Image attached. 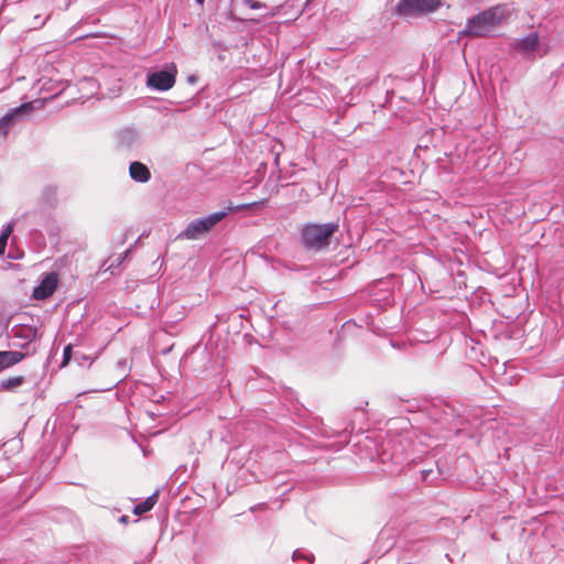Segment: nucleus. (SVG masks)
Segmentation results:
<instances>
[{
    "label": "nucleus",
    "mask_w": 564,
    "mask_h": 564,
    "mask_svg": "<svg viewBox=\"0 0 564 564\" xmlns=\"http://www.w3.org/2000/svg\"><path fill=\"white\" fill-rule=\"evenodd\" d=\"M129 175L134 182L138 183H147L151 178V172L149 167L139 161L130 163Z\"/></svg>",
    "instance_id": "nucleus-11"
},
{
    "label": "nucleus",
    "mask_w": 564,
    "mask_h": 564,
    "mask_svg": "<svg viewBox=\"0 0 564 564\" xmlns=\"http://www.w3.org/2000/svg\"><path fill=\"white\" fill-rule=\"evenodd\" d=\"M205 0H196L198 4H203Z\"/></svg>",
    "instance_id": "nucleus-22"
},
{
    "label": "nucleus",
    "mask_w": 564,
    "mask_h": 564,
    "mask_svg": "<svg viewBox=\"0 0 564 564\" xmlns=\"http://www.w3.org/2000/svg\"><path fill=\"white\" fill-rule=\"evenodd\" d=\"M58 278L56 273H47L37 286L33 290L35 300H45L50 297L57 289Z\"/></svg>",
    "instance_id": "nucleus-9"
},
{
    "label": "nucleus",
    "mask_w": 564,
    "mask_h": 564,
    "mask_svg": "<svg viewBox=\"0 0 564 564\" xmlns=\"http://www.w3.org/2000/svg\"><path fill=\"white\" fill-rule=\"evenodd\" d=\"M337 229L338 225L335 223L305 225L302 229V242L306 249L322 250L329 246V239Z\"/></svg>",
    "instance_id": "nucleus-3"
},
{
    "label": "nucleus",
    "mask_w": 564,
    "mask_h": 564,
    "mask_svg": "<svg viewBox=\"0 0 564 564\" xmlns=\"http://www.w3.org/2000/svg\"><path fill=\"white\" fill-rule=\"evenodd\" d=\"M24 382V378L22 376L8 378L0 382V388L3 390H13L20 387Z\"/></svg>",
    "instance_id": "nucleus-15"
},
{
    "label": "nucleus",
    "mask_w": 564,
    "mask_h": 564,
    "mask_svg": "<svg viewBox=\"0 0 564 564\" xmlns=\"http://www.w3.org/2000/svg\"><path fill=\"white\" fill-rule=\"evenodd\" d=\"M34 20H35V22L33 24L34 28L42 26L45 23V19L42 20L40 15H35Z\"/></svg>",
    "instance_id": "nucleus-21"
},
{
    "label": "nucleus",
    "mask_w": 564,
    "mask_h": 564,
    "mask_svg": "<svg viewBox=\"0 0 564 564\" xmlns=\"http://www.w3.org/2000/svg\"><path fill=\"white\" fill-rule=\"evenodd\" d=\"M510 47L513 52L527 59L544 56L549 48L540 42L539 34L531 32L528 35L511 42Z\"/></svg>",
    "instance_id": "nucleus-4"
},
{
    "label": "nucleus",
    "mask_w": 564,
    "mask_h": 564,
    "mask_svg": "<svg viewBox=\"0 0 564 564\" xmlns=\"http://www.w3.org/2000/svg\"><path fill=\"white\" fill-rule=\"evenodd\" d=\"M33 110L31 102L22 104L21 106L11 109L2 118H0V135L7 137L10 129L17 124V122L29 115Z\"/></svg>",
    "instance_id": "nucleus-7"
},
{
    "label": "nucleus",
    "mask_w": 564,
    "mask_h": 564,
    "mask_svg": "<svg viewBox=\"0 0 564 564\" xmlns=\"http://www.w3.org/2000/svg\"><path fill=\"white\" fill-rule=\"evenodd\" d=\"M441 4V0H399L394 13L399 17L426 15L435 12Z\"/></svg>",
    "instance_id": "nucleus-5"
},
{
    "label": "nucleus",
    "mask_w": 564,
    "mask_h": 564,
    "mask_svg": "<svg viewBox=\"0 0 564 564\" xmlns=\"http://www.w3.org/2000/svg\"><path fill=\"white\" fill-rule=\"evenodd\" d=\"M242 3L250 9L259 10L265 8V4L256 0H242Z\"/></svg>",
    "instance_id": "nucleus-19"
},
{
    "label": "nucleus",
    "mask_w": 564,
    "mask_h": 564,
    "mask_svg": "<svg viewBox=\"0 0 564 564\" xmlns=\"http://www.w3.org/2000/svg\"><path fill=\"white\" fill-rule=\"evenodd\" d=\"M24 358V354L18 350L0 351V371L12 367Z\"/></svg>",
    "instance_id": "nucleus-12"
},
{
    "label": "nucleus",
    "mask_w": 564,
    "mask_h": 564,
    "mask_svg": "<svg viewBox=\"0 0 564 564\" xmlns=\"http://www.w3.org/2000/svg\"><path fill=\"white\" fill-rule=\"evenodd\" d=\"M509 15L506 4L494 6L467 20L462 35L473 37L488 36Z\"/></svg>",
    "instance_id": "nucleus-1"
},
{
    "label": "nucleus",
    "mask_w": 564,
    "mask_h": 564,
    "mask_svg": "<svg viewBox=\"0 0 564 564\" xmlns=\"http://www.w3.org/2000/svg\"><path fill=\"white\" fill-rule=\"evenodd\" d=\"M438 476H441V469L438 467H437V471L436 473L432 468L423 469L421 471V480L422 481H433Z\"/></svg>",
    "instance_id": "nucleus-17"
},
{
    "label": "nucleus",
    "mask_w": 564,
    "mask_h": 564,
    "mask_svg": "<svg viewBox=\"0 0 564 564\" xmlns=\"http://www.w3.org/2000/svg\"><path fill=\"white\" fill-rule=\"evenodd\" d=\"M235 207L229 206L227 209L212 213L206 217L192 220L186 228L181 231L177 239L198 240L209 234L215 226L220 223Z\"/></svg>",
    "instance_id": "nucleus-2"
},
{
    "label": "nucleus",
    "mask_w": 564,
    "mask_h": 564,
    "mask_svg": "<svg viewBox=\"0 0 564 564\" xmlns=\"http://www.w3.org/2000/svg\"><path fill=\"white\" fill-rule=\"evenodd\" d=\"M176 68L173 66L172 69H163L149 74L147 77V85L151 89L165 91L174 86Z\"/></svg>",
    "instance_id": "nucleus-6"
},
{
    "label": "nucleus",
    "mask_w": 564,
    "mask_h": 564,
    "mask_svg": "<svg viewBox=\"0 0 564 564\" xmlns=\"http://www.w3.org/2000/svg\"><path fill=\"white\" fill-rule=\"evenodd\" d=\"M120 520L124 522V521L127 520V517H126V516H123V517H121V519H120Z\"/></svg>",
    "instance_id": "nucleus-23"
},
{
    "label": "nucleus",
    "mask_w": 564,
    "mask_h": 564,
    "mask_svg": "<svg viewBox=\"0 0 564 564\" xmlns=\"http://www.w3.org/2000/svg\"><path fill=\"white\" fill-rule=\"evenodd\" d=\"M293 561H296L299 558H305L308 563H313L314 555L313 554H304L300 550H295L292 555Z\"/></svg>",
    "instance_id": "nucleus-18"
},
{
    "label": "nucleus",
    "mask_w": 564,
    "mask_h": 564,
    "mask_svg": "<svg viewBox=\"0 0 564 564\" xmlns=\"http://www.w3.org/2000/svg\"><path fill=\"white\" fill-rule=\"evenodd\" d=\"M14 225L15 220L13 219L4 226L2 232L0 234V256H2L6 251L7 242L9 237L13 232Z\"/></svg>",
    "instance_id": "nucleus-14"
},
{
    "label": "nucleus",
    "mask_w": 564,
    "mask_h": 564,
    "mask_svg": "<svg viewBox=\"0 0 564 564\" xmlns=\"http://www.w3.org/2000/svg\"><path fill=\"white\" fill-rule=\"evenodd\" d=\"M156 501H158V492H154L151 496H149L145 501H143L134 507V509H133L134 514L140 516V514H143V513L150 511L155 506Z\"/></svg>",
    "instance_id": "nucleus-13"
},
{
    "label": "nucleus",
    "mask_w": 564,
    "mask_h": 564,
    "mask_svg": "<svg viewBox=\"0 0 564 564\" xmlns=\"http://www.w3.org/2000/svg\"><path fill=\"white\" fill-rule=\"evenodd\" d=\"M43 198L48 205H54L56 203V187L47 186L43 191Z\"/></svg>",
    "instance_id": "nucleus-16"
},
{
    "label": "nucleus",
    "mask_w": 564,
    "mask_h": 564,
    "mask_svg": "<svg viewBox=\"0 0 564 564\" xmlns=\"http://www.w3.org/2000/svg\"><path fill=\"white\" fill-rule=\"evenodd\" d=\"M72 358V346L70 345H67L65 348H64V351H63V361H62V366H66L69 360Z\"/></svg>",
    "instance_id": "nucleus-20"
},
{
    "label": "nucleus",
    "mask_w": 564,
    "mask_h": 564,
    "mask_svg": "<svg viewBox=\"0 0 564 564\" xmlns=\"http://www.w3.org/2000/svg\"><path fill=\"white\" fill-rule=\"evenodd\" d=\"M403 449L404 448L402 445V441H399L398 444L393 441H390L387 444V448H384V451H383L382 460L386 462V460L390 459L395 465L403 464L404 462L408 460V457L405 456Z\"/></svg>",
    "instance_id": "nucleus-10"
},
{
    "label": "nucleus",
    "mask_w": 564,
    "mask_h": 564,
    "mask_svg": "<svg viewBox=\"0 0 564 564\" xmlns=\"http://www.w3.org/2000/svg\"><path fill=\"white\" fill-rule=\"evenodd\" d=\"M141 133L137 128L126 127L117 131L116 144L119 150H133L141 145Z\"/></svg>",
    "instance_id": "nucleus-8"
}]
</instances>
